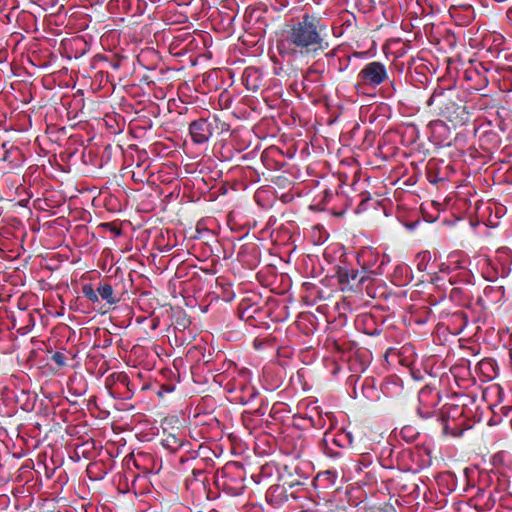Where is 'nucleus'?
<instances>
[{
	"instance_id": "1",
	"label": "nucleus",
	"mask_w": 512,
	"mask_h": 512,
	"mask_svg": "<svg viewBox=\"0 0 512 512\" xmlns=\"http://www.w3.org/2000/svg\"><path fill=\"white\" fill-rule=\"evenodd\" d=\"M326 26L315 15L305 13L294 21L277 40V51L282 58L296 61L316 57L329 47Z\"/></svg>"
},
{
	"instance_id": "2",
	"label": "nucleus",
	"mask_w": 512,
	"mask_h": 512,
	"mask_svg": "<svg viewBox=\"0 0 512 512\" xmlns=\"http://www.w3.org/2000/svg\"><path fill=\"white\" fill-rule=\"evenodd\" d=\"M388 79L385 65L378 61L367 63L358 73L355 90L365 93L366 88H376Z\"/></svg>"
},
{
	"instance_id": "3",
	"label": "nucleus",
	"mask_w": 512,
	"mask_h": 512,
	"mask_svg": "<svg viewBox=\"0 0 512 512\" xmlns=\"http://www.w3.org/2000/svg\"><path fill=\"white\" fill-rule=\"evenodd\" d=\"M192 141L195 144L207 142L213 134L212 124L207 119L200 118L193 121L189 126Z\"/></svg>"
},
{
	"instance_id": "4",
	"label": "nucleus",
	"mask_w": 512,
	"mask_h": 512,
	"mask_svg": "<svg viewBox=\"0 0 512 512\" xmlns=\"http://www.w3.org/2000/svg\"><path fill=\"white\" fill-rule=\"evenodd\" d=\"M439 396L437 392H433V390L426 386L421 389L419 395H418V415H420L422 418H429L434 415V411H424V408L429 406H435L438 404Z\"/></svg>"
},
{
	"instance_id": "5",
	"label": "nucleus",
	"mask_w": 512,
	"mask_h": 512,
	"mask_svg": "<svg viewBox=\"0 0 512 512\" xmlns=\"http://www.w3.org/2000/svg\"><path fill=\"white\" fill-rule=\"evenodd\" d=\"M98 296H100L103 300H105L108 304L113 305L118 302V299L115 298L113 288L110 284H101L97 288Z\"/></svg>"
},
{
	"instance_id": "6",
	"label": "nucleus",
	"mask_w": 512,
	"mask_h": 512,
	"mask_svg": "<svg viewBox=\"0 0 512 512\" xmlns=\"http://www.w3.org/2000/svg\"><path fill=\"white\" fill-rule=\"evenodd\" d=\"M385 390L391 395L399 394L402 390V381L397 377L392 378L386 382Z\"/></svg>"
},
{
	"instance_id": "7",
	"label": "nucleus",
	"mask_w": 512,
	"mask_h": 512,
	"mask_svg": "<svg viewBox=\"0 0 512 512\" xmlns=\"http://www.w3.org/2000/svg\"><path fill=\"white\" fill-rule=\"evenodd\" d=\"M418 7L422 9V13L432 14L435 10H438L437 0H418Z\"/></svg>"
},
{
	"instance_id": "8",
	"label": "nucleus",
	"mask_w": 512,
	"mask_h": 512,
	"mask_svg": "<svg viewBox=\"0 0 512 512\" xmlns=\"http://www.w3.org/2000/svg\"><path fill=\"white\" fill-rule=\"evenodd\" d=\"M358 277V272L351 269L341 268L339 270V280L341 283H349L351 280L354 281Z\"/></svg>"
},
{
	"instance_id": "9",
	"label": "nucleus",
	"mask_w": 512,
	"mask_h": 512,
	"mask_svg": "<svg viewBox=\"0 0 512 512\" xmlns=\"http://www.w3.org/2000/svg\"><path fill=\"white\" fill-rule=\"evenodd\" d=\"M82 294L93 303L98 302L99 300L97 290L95 291L91 284H85L82 286Z\"/></svg>"
},
{
	"instance_id": "10",
	"label": "nucleus",
	"mask_w": 512,
	"mask_h": 512,
	"mask_svg": "<svg viewBox=\"0 0 512 512\" xmlns=\"http://www.w3.org/2000/svg\"><path fill=\"white\" fill-rule=\"evenodd\" d=\"M400 434L403 440L408 443H411L416 439V429L410 425L403 427Z\"/></svg>"
},
{
	"instance_id": "11",
	"label": "nucleus",
	"mask_w": 512,
	"mask_h": 512,
	"mask_svg": "<svg viewBox=\"0 0 512 512\" xmlns=\"http://www.w3.org/2000/svg\"><path fill=\"white\" fill-rule=\"evenodd\" d=\"M431 254L428 251L418 253V270H426L428 268Z\"/></svg>"
},
{
	"instance_id": "12",
	"label": "nucleus",
	"mask_w": 512,
	"mask_h": 512,
	"mask_svg": "<svg viewBox=\"0 0 512 512\" xmlns=\"http://www.w3.org/2000/svg\"><path fill=\"white\" fill-rule=\"evenodd\" d=\"M318 66H319V63L316 62L307 70V73L305 76L306 81H316L317 80L315 76H318L321 72L320 69L318 68Z\"/></svg>"
},
{
	"instance_id": "13",
	"label": "nucleus",
	"mask_w": 512,
	"mask_h": 512,
	"mask_svg": "<svg viewBox=\"0 0 512 512\" xmlns=\"http://www.w3.org/2000/svg\"><path fill=\"white\" fill-rule=\"evenodd\" d=\"M431 426H432V430H434L435 432H437V431H441L443 433L446 432L445 421L438 415H435V417L431 423Z\"/></svg>"
},
{
	"instance_id": "14",
	"label": "nucleus",
	"mask_w": 512,
	"mask_h": 512,
	"mask_svg": "<svg viewBox=\"0 0 512 512\" xmlns=\"http://www.w3.org/2000/svg\"><path fill=\"white\" fill-rule=\"evenodd\" d=\"M52 360L60 367L66 364V356L62 352H56L52 355Z\"/></svg>"
},
{
	"instance_id": "15",
	"label": "nucleus",
	"mask_w": 512,
	"mask_h": 512,
	"mask_svg": "<svg viewBox=\"0 0 512 512\" xmlns=\"http://www.w3.org/2000/svg\"><path fill=\"white\" fill-rule=\"evenodd\" d=\"M412 180V177H410L409 179H407L406 181L403 182V185L405 186L404 188H401L403 190L404 193H408L409 196H413V186H414V182H410Z\"/></svg>"
},
{
	"instance_id": "16",
	"label": "nucleus",
	"mask_w": 512,
	"mask_h": 512,
	"mask_svg": "<svg viewBox=\"0 0 512 512\" xmlns=\"http://www.w3.org/2000/svg\"><path fill=\"white\" fill-rule=\"evenodd\" d=\"M424 451L427 454L428 459L427 460H423L421 465L418 464V467H421V468L422 467H427V466L431 465V457H430L431 450L429 448L425 447Z\"/></svg>"
},
{
	"instance_id": "17",
	"label": "nucleus",
	"mask_w": 512,
	"mask_h": 512,
	"mask_svg": "<svg viewBox=\"0 0 512 512\" xmlns=\"http://www.w3.org/2000/svg\"><path fill=\"white\" fill-rule=\"evenodd\" d=\"M399 220L403 223V225L408 229V230H413L415 228V225H416V222L415 221H409V222H406L404 220H402V216L399 215Z\"/></svg>"
},
{
	"instance_id": "18",
	"label": "nucleus",
	"mask_w": 512,
	"mask_h": 512,
	"mask_svg": "<svg viewBox=\"0 0 512 512\" xmlns=\"http://www.w3.org/2000/svg\"><path fill=\"white\" fill-rule=\"evenodd\" d=\"M144 457H145V455H143V454H138V459H137V460H135V464H136V466H137V467H139V465H138V460H139V459H141V458H144Z\"/></svg>"
},
{
	"instance_id": "19",
	"label": "nucleus",
	"mask_w": 512,
	"mask_h": 512,
	"mask_svg": "<svg viewBox=\"0 0 512 512\" xmlns=\"http://www.w3.org/2000/svg\"><path fill=\"white\" fill-rule=\"evenodd\" d=\"M427 276H428V278L426 279V281L432 280V277L430 275H427ZM424 282H425V280H421V283H424Z\"/></svg>"
},
{
	"instance_id": "20",
	"label": "nucleus",
	"mask_w": 512,
	"mask_h": 512,
	"mask_svg": "<svg viewBox=\"0 0 512 512\" xmlns=\"http://www.w3.org/2000/svg\"><path fill=\"white\" fill-rule=\"evenodd\" d=\"M327 57H333L334 56V53L333 52H329L326 54Z\"/></svg>"
},
{
	"instance_id": "21",
	"label": "nucleus",
	"mask_w": 512,
	"mask_h": 512,
	"mask_svg": "<svg viewBox=\"0 0 512 512\" xmlns=\"http://www.w3.org/2000/svg\"><path fill=\"white\" fill-rule=\"evenodd\" d=\"M113 233H116L117 235L120 234V231L119 230H116V229H113Z\"/></svg>"
},
{
	"instance_id": "22",
	"label": "nucleus",
	"mask_w": 512,
	"mask_h": 512,
	"mask_svg": "<svg viewBox=\"0 0 512 512\" xmlns=\"http://www.w3.org/2000/svg\"><path fill=\"white\" fill-rule=\"evenodd\" d=\"M411 376H412V378L416 377L413 371H411Z\"/></svg>"
},
{
	"instance_id": "23",
	"label": "nucleus",
	"mask_w": 512,
	"mask_h": 512,
	"mask_svg": "<svg viewBox=\"0 0 512 512\" xmlns=\"http://www.w3.org/2000/svg\"><path fill=\"white\" fill-rule=\"evenodd\" d=\"M431 102H432V98L429 99L428 105H431Z\"/></svg>"
},
{
	"instance_id": "24",
	"label": "nucleus",
	"mask_w": 512,
	"mask_h": 512,
	"mask_svg": "<svg viewBox=\"0 0 512 512\" xmlns=\"http://www.w3.org/2000/svg\"><path fill=\"white\" fill-rule=\"evenodd\" d=\"M254 396H255V391L252 392L250 397H254Z\"/></svg>"
}]
</instances>
